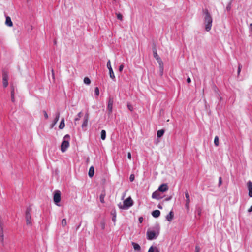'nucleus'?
Listing matches in <instances>:
<instances>
[{
	"mask_svg": "<svg viewBox=\"0 0 252 252\" xmlns=\"http://www.w3.org/2000/svg\"><path fill=\"white\" fill-rule=\"evenodd\" d=\"M202 13L204 15V23L206 31H209L212 26V17L207 9H203Z\"/></svg>",
	"mask_w": 252,
	"mask_h": 252,
	"instance_id": "obj_1",
	"label": "nucleus"
},
{
	"mask_svg": "<svg viewBox=\"0 0 252 252\" xmlns=\"http://www.w3.org/2000/svg\"><path fill=\"white\" fill-rule=\"evenodd\" d=\"M159 234V226H156L153 230L148 229L147 231V239L149 240L156 239Z\"/></svg>",
	"mask_w": 252,
	"mask_h": 252,
	"instance_id": "obj_2",
	"label": "nucleus"
},
{
	"mask_svg": "<svg viewBox=\"0 0 252 252\" xmlns=\"http://www.w3.org/2000/svg\"><path fill=\"white\" fill-rule=\"evenodd\" d=\"M133 205V201L130 197H128L123 202V205H119V208L124 210L129 209Z\"/></svg>",
	"mask_w": 252,
	"mask_h": 252,
	"instance_id": "obj_3",
	"label": "nucleus"
},
{
	"mask_svg": "<svg viewBox=\"0 0 252 252\" xmlns=\"http://www.w3.org/2000/svg\"><path fill=\"white\" fill-rule=\"evenodd\" d=\"M32 208L29 206L28 207L25 212V219L26 220V224L27 225H32V217H31V212H32Z\"/></svg>",
	"mask_w": 252,
	"mask_h": 252,
	"instance_id": "obj_4",
	"label": "nucleus"
},
{
	"mask_svg": "<svg viewBox=\"0 0 252 252\" xmlns=\"http://www.w3.org/2000/svg\"><path fill=\"white\" fill-rule=\"evenodd\" d=\"M8 72L6 70H3L2 71V83L3 86L4 88L7 87L8 85Z\"/></svg>",
	"mask_w": 252,
	"mask_h": 252,
	"instance_id": "obj_5",
	"label": "nucleus"
},
{
	"mask_svg": "<svg viewBox=\"0 0 252 252\" xmlns=\"http://www.w3.org/2000/svg\"><path fill=\"white\" fill-rule=\"evenodd\" d=\"M202 207L199 205V204H197L195 206V218L197 220H200V216L202 214Z\"/></svg>",
	"mask_w": 252,
	"mask_h": 252,
	"instance_id": "obj_6",
	"label": "nucleus"
},
{
	"mask_svg": "<svg viewBox=\"0 0 252 252\" xmlns=\"http://www.w3.org/2000/svg\"><path fill=\"white\" fill-rule=\"evenodd\" d=\"M53 200L55 203L59 206L58 203L61 201V192L59 190H55L54 193Z\"/></svg>",
	"mask_w": 252,
	"mask_h": 252,
	"instance_id": "obj_7",
	"label": "nucleus"
},
{
	"mask_svg": "<svg viewBox=\"0 0 252 252\" xmlns=\"http://www.w3.org/2000/svg\"><path fill=\"white\" fill-rule=\"evenodd\" d=\"M107 67L109 70V75H110V78L114 81H116V78H115V75H114V72H113V69L111 67V62H110V60H108L107 63Z\"/></svg>",
	"mask_w": 252,
	"mask_h": 252,
	"instance_id": "obj_8",
	"label": "nucleus"
},
{
	"mask_svg": "<svg viewBox=\"0 0 252 252\" xmlns=\"http://www.w3.org/2000/svg\"><path fill=\"white\" fill-rule=\"evenodd\" d=\"M69 146V142L68 140H63L61 144V150L62 152L66 151L67 148Z\"/></svg>",
	"mask_w": 252,
	"mask_h": 252,
	"instance_id": "obj_9",
	"label": "nucleus"
},
{
	"mask_svg": "<svg viewBox=\"0 0 252 252\" xmlns=\"http://www.w3.org/2000/svg\"><path fill=\"white\" fill-rule=\"evenodd\" d=\"M113 102V98L110 97L108 99L107 106V109L110 114L112 112Z\"/></svg>",
	"mask_w": 252,
	"mask_h": 252,
	"instance_id": "obj_10",
	"label": "nucleus"
},
{
	"mask_svg": "<svg viewBox=\"0 0 252 252\" xmlns=\"http://www.w3.org/2000/svg\"><path fill=\"white\" fill-rule=\"evenodd\" d=\"M10 90H11L10 94H11V101L13 103H14L15 101V97H14L15 87L14 86V85L13 84H11L10 85Z\"/></svg>",
	"mask_w": 252,
	"mask_h": 252,
	"instance_id": "obj_11",
	"label": "nucleus"
},
{
	"mask_svg": "<svg viewBox=\"0 0 252 252\" xmlns=\"http://www.w3.org/2000/svg\"><path fill=\"white\" fill-rule=\"evenodd\" d=\"M168 186L167 184H162L159 187L158 189V191L164 192L168 190Z\"/></svg>",
	"mask_w": 252,
	"mask_h": 252,
	"instance_id": "obj_12",
	"label": "nucleus"
},
{
	"mask_svg": "<svg viewBox=\"0 0 252 252\" xmlns=\"http://www.w3.org/2000/svg\"><path fill=\"white\" fill-rule=\"evenodd\" d=\"M152 198L156 199L157 200H160L163 198L158 190H157L152 193Z\"/></svg>",
	"mask_w": 252,
	"mask_h": 252,
	"instance_id": "obj_13",
	"label": "nucleus"
},
{
	"mask_svg": "<svg viewBox=\"0 0 252 252\" xmlns=\"http://www.w3.org/2000/svg\"><path fill=\"white\" fill-rule=\"evenodd\" d=\"M156 60L157 61V62H158V63L159 64V67H160V72H161V74H162V73H163V62H162L161 59L160 58L159 56H158V58H156Z\"/></svg>",
	"mask_w": 252,
	"mask_h": 252,
	"instance_id": "obj_14",
	"label": "nucleus"
},
{
	"mask_svg": "<svg viewBox=\"0 0 252 252\" xmlns=\"http://www.w3.org/2000/svg\"><path fill=\"white\" fill-rule=\"evenodd\" d=\"M156 60L157 61V62H158V63L159 64V67H160V72H161V74H162V73H163V62H162L161 59L160 58L159 56H158V58H156Z\"/></svg>",
	"mask_w": 252,
	"mask_h": 252,
	"instance_id": "obj_15",
	"label": "nucleus"
},
{
	"mask_svg": "<svg viewBox=\"0 0 252 252\" xmlns=\"http://www.w3.org/2000/svg\"><path fill=\"white\" fill-rule=\"evenodd\" d=\"M59 118H60V112H57L56 113V116L54 118V120L53 122H52V124L51 125V128H52L55 126V125L56 124V123L58 121Z\"/></svg>",
	"mask_w": 252,
	"mask_h": 252,
	"instance_id": "obj_16",
	"label": "nucleus"
},
{
	"mask_svg": "<svg viewBox=\"0 0 252 252\" xmlns=\"http://www.w3.org/2000/svg\"><path fill=\"white\" fill-rule=\"evenodd\" d=\"M247 186L249 190V196L252 197V182L249 181L247 183Z\"/></svg>",
	"mask_w": 252,
	"mask_h": 252,
	"instance_id": "obj_17",
	"label": "nucleus"
},
{
	"mask_svg": "<svg viewBox=\"0 0 252 252\" xmlns=\"http://www.w3.org/2000/svg\"><path fill=\"white\" fill-rule=\"evenodd\" d=\"M105 196H106L105 190V189H103L101 191V194L100 195V196H99L100 201L101 202V203H102L103 204L105 203L104 198H105Z\"/></svg>",
	"mask_w": 252,
	"mask_h": 252,
	"instance_id": "obj_18",
	"label": "nucleus"
},
{
	"mask_svg": "<svg viewBox=\"0 0 252 252\" xmlns=\"http://www.w3.org/2000/svg\"><path fill=\"white\" fill-rule=\"evenodd\" d=\"M88 119H89L88 114H86L84 117V121L82 125V127L83 128L86 127L87 124H88Z\"/></svg>",
	"mask_w": 252,
	"mask_h": 252,
	"instance_id": "obj_19",
	"label": "nucleus"
},
{
	"mask_svg": "<svg viewBox=\"0 0 252 252\" xmlns=\"http://www.w3.org/2000/svg\"><path fill=\"white\" fill-rule=\"evenodd\" d=\"M174 218V213L171 211L168 215L166 216V219L168 221H171Z\"/></svg>",
	"mask_w": 252,
	"mask_h": 252,
	"instance_id": "obj_20",
	"label": "nucleus"
},
{
	"mask_svg": "<svg viewBox=\"0 0 252 252\" xmlns=\"http://www.w3.org/2000/svg\"><path fill=\"white\" fill-rule=\"evenodd\" d=\"M111 215H112V221H113V222L114 223H115L116 222V215H117V213H116V211L115 209H113L111 211Z\"/></svg>",
	"mask_w": 252,
	"mask_h": 252,
	"instance_id": "obj_21",
	"label": "nucleus"
},
{
	"mask_svg": "<svg viewBox=\"0 0 252 252\" xmlns=\"http://www.w3.org/2000/svg\"><path fill=\"white\" fill-rule=\"evenodd\" d=\"M94 174V168L93 166H92L90 167L89 172H88V175L90 178H92Z\"/></svg>",
	"mask_w": 252,
	"mask_h": 252,
	"instance_id": "obj_22",
	"label": "nucleus"
},
{
	"mask_svg": "<svg viewBox=\"0 0 252 252\" xmlns=\"http://www.w3.org/2000/svg\"><path fill=\"white\" fill-rule=\"evenodd\" d=\"M0 242L2 243V245H4V234H3V229L2 226L1 224H0Z\"/></svg>",
	"mask_w": 252,
	"mask_h": 252,
	"instance_id": "obj_23",
	"label": "nucleus"
},
{
	"mask_svg": "<svg viewBox=\"0 0 252 252\" xmlns=\"http://www.w3.org/2000/svg\"><path fill=\"white\" fill-rule=\"evenodd\" d=\"M160 215V212L159 210H156L152 212V215L154 218H158Z\"/></svg>",
	"mask_w": 252,
	"mask_h": 252,
	"instance_id": "obj_24",
	"label": "nucleus"
},
{
	"mask_svg": "<svg viewBox=\"0 0 252 252\" xmlns=\"http://www.w3.org/2000/svg\"><path fill=\"white\" fill-rule=\"evenodd\" d=\"M5 24L9 27H12L13 26V23L10 17L7 16L6 17Z\"/></svg>",
	"mask_w": 252,
	"mask_h": 252,
	"instance_id": "obj_25",
	"label": "nucleus"
},
{
	"mask_svg": "<svg viewBox=\"0 0 252 252\" xmlns=\"http://www.w3.org/2000/svg\"><path fill=\"white\" fill-rule=\"evenodd\" d=\"M148 252H159V251L157 247L151 246Z\"/></svg>",
	"mask_w": 252,
	"mask_h": 252,
	"instance_id": "obj_26",
	"label": "nucleus"
},
{
	"mask_svg": "<svg viewBox=\"0 0 252 252\" xmlns=\"http://www.w3.org/2000/svg\"><path fill=\"white\" fill-rule=\"evenodd\" d=\"M132 245L133 248L135 250L140 251L141 250V247L138 244L132 242Z\"/></svg>",
	"mask_w": 252,
	"mask_h": 252,
	"instance_id": "obj_27",
	"label": "nucleus"
},
{
	"mask_svg": "<svg viewBox=\"0 0 252 252\" xmlns=\"http://www.w3.org/2000/svg\"><path fill=\"white\" fill-rule=\"evenodd\" d=\"M164 132H165V130L164 129H161V130H158L157 132V137L158 138L161 137L163 135Z\"/></svg>",
	"mask_w": 252,
	"mask_h": 252,
	"instance_id": "obj_28",
	"label": "nucleus"
},
{
	"mask_svg": "<svg viewBox=\"0 0 252 252\" xmlns=\"http://www.w3.org/2000/svg\"><path fill=\"white\" fill-rule=\"evenodd\" d=\"M65 126V124H64V118H62L61 120V121L60 122V124L59 126V128L60 129H63Z\"/></svg>",
	"mask_w": 252,
	"mask_h": 252,
	"instance_id": "obj_29",
	"label": "nucleus"
},
{
	"mask_svg": "<svg viewBox=\"0 0 252 252\" xmlns=\"http://www.w3.org/2000/svg\"><path fill=\"white\" fill-rule=\"evenodd\" d=\"M185 197H186V203H190V197L189 194V193L187 191H186L185 193Z\"/></svg>",
	"mask_w": 252,
	"mask_h": 252,
	"instance_id": "obj_30",
	"label": "nucleus"
},
{
	"mask_svg": "<svg viewBox=\"0 0 252 252\" xmlns=\"http://www.w3.org/2000/svg\"><path fill=\"white\" fill-rule=\"evenodd\" d=\"M106 133L105 130H102L101 131V138L103 140H104L106 138Z\"/></svg>",
	"mask_w": 252,
	"mask_h": 252,
	"instance_id": "obj_31",
	"label": "nucleus"
},
{
	"mask_svg": "<svg viewBox=\"0 0 252 252\" xmlns=\"http://www.w3.org/2000/svg\"><path fill=\"white\" fill-rule=\"evenodd\" d=\"M214 144L216 146H218L219 145V139L218 136H216L215 137Z\"/></svg>",
	"mask_w": 252,
	"mask_h": 252,
	"instance_id": "obj_32",
	"label": "nucleus"
},
{
	"mask_svg": "<svg viewBox=\"0 0 252 252\" xmlns=\"http://www.w3.org/2000/svg\"><path fill=\"white\" fill-rule=\"evenodd\" d=\"M82 112H80L79 113H78V114H77V117L75 118L74 119L75 124H76V121H79L80 120V119L82 117Z\"/></svg>",
	"mask_w": 252,
	"mask_h": 252,
	"instance_id": "obj_33",
	"label": "nucleus"
},
{
	"mask_svg": "<svg viewBox=\"0 0 252 252\" xmlns=\"http://www.w3.org/2000/svg\"><path fill=\"white\" fill-rule=\"evenodd\" d=\"M84 83L87 85H89L91 83V80L88 77H86L84 79Z\"/></svg>",
	"mask_w": 252,
	"mask_h": 252,
	"instance_id": "obj_34",
	"label": "nucleus"
},
{
	"mask_svg": "<svg viewBox=\"0 0 252 252\" xmlns=\"http://www.w3.org/2000/svg\"><path fill=\"white\" fill-rule=\"evenodd\" d=\"M94 93H95V94L96 96H98L99 95V88L97 87L95 88Z\"/></svg>",
	"mask_w": 252,
	"mask_h": 252,
	"instance_id": "obj_35",
	"label": "nucleus"
},
{
	"mask_svg": "<svg viewBox=\"0 0 252 252\" xmlns=\"http://www.w3.org/2000/svg\"><path fill=\"white\" fill-rule=\"evenodd\" d=\"M127 106L128 109H129L131 112H132V111L133 110V107L132 105H131L129 103H127Z\"/></svg>",
	"mask_w": 252,
	"mask_h": 252,
	"instance_id": "obj_36",
	"label": "nucleus"
},
{
	"mask_svg": "<svg viewBox=\"0 0 252 252\" xmlns=\"http://www.w3.org/2000/svg\"><path fill=\"white\" fill-rule=\"evenodd\" d=\"M116 15H117V18L118 19L122 20L123 15L121 13H116Z\"/></svg>",
	"mask_w": 252,
	"mask_h": 252,
	"instance_id": "obj_37",
	"label": "nucleus"
},
{
	"mask_svg": "<svg viewBox=\"0 0 252 252\" xmlns=\"http://www.w3.org/2000/svg\"><path fill=\"white\" fill-rule=\"evenodd\" d=\"M66 220L65 219H63L62 220V225L63 227H64L66 225Z\"/></svg>",
	"mask_w": 252,
	"mask_h": 252,
	"instance_id": "obj_38",
	"label": "nucleus"
},
{
	"mask_svg": "<svg viewBox=\"0 0 252 252\" xmlns=\"http://www.w3.org/2000/svg\"><path fill=\"white\" fill-rule=\"evenodd\" d=\"M222 178L221 177H220L219 178L218 186L220 187L222 185Z\"/></svg>",
	"mask_w": 252,
	"mask_h": 252,
	"instance_id": "obj_39",
	"label": "nucleus"
},
{
	"mask_svg": "<svg viewBox=\"0 0 252 252\" xmlns=\"http://www.w3.org/2000/svg\"><path fill=\"white\" fill-rule=\"evenodd\" d=\"M135 179V176L134 174H131L129 177V180L130 182H132Z\"/></svg>",
	"mask_w": 252,
	"mask_h": 252,
	"instance_id": "obj_40",
	"label": "nucleus"
},
{
	"mask_svg": "<svg viewBox=\"0 0 252 252\" xmlns=\"http://www.w3.org/2000/svg\"><path fill=\"white\" fill-rule=\"evenodd\" d=\"M213 89H214V92H215L217 94H219V93H218V92H219V90H218V88L217 87V86H215H215L213 87Z\"/></svg>",
	"mask_w": 252,
	"mask_h": 252,
	"instance_id": "obj_41",
	"label": "nucleus"
},
{
	"mask_svg": "<svg viewBox=\"0 0 252 252\" xmlns=\"http://www.w3.org/2000/svg\"><path fill=\"white\" fill-rule=\"evenodd\" d=\"M185 207L187 210V212H188L189 210V203H185Z\"/></svg>",
	"mask_w": 252,
	"mask_h": 252,
	"instance_id": "obj_42",
	"label": "nucleus"
},
{
	"mask_svg": "<svg viewBox=\"0 0 252 252\" xmlns=\"http://www.w3.org/2000/svg\"><path fill=\"white\" fill-rule=\"evenodd\" d=\"M43 114H44V116L45 118L46 119H48V114H47V113L46 111H45V110H44V111H43Z\"/></svg>",
	"mask_w": 252,
	"mask_h": 252,
	"instance_id": "obj_43",
	"label": "nucleus"
},
{
	"mask_svg": "<svg viewBox=\"0 0 252 252\" xmlns=\"http://www.w3.org/2000/svg\"><path fill=\"white\" fill-rule=\"evenodd\" d=\"M200 248L199 247V246H196L195 252H200Z\"/></svg>",
	"mask_w": 252,
	"mask_h": 252,
	"instance_id": "obj_44",
	"label": "nucleus"
},
{
	"mask_svg": "<svg viewBox=\"0 0 252 252\" xmlns=\"http://www.w3.org/2000/svg\"><path fill=\"white\" fill-rule=\"evenodd\" d=\"M124 65L123 64H121L120 66H119V71L120 72H122L123 71V69L124 68Z\"/></svg>",
	"mask_w": 252,
	"mask_h": 252,
	"instance_id": "obj_45",
	"label": "nucleus"
},
{
	"mask_svg": "<svg viewBox=\"0 0 252 252\" xmlns=\"http://www.w3.org/2000/svg\"><path fill=\"white\" fill-rule=\"evenodd\" d=\"M101 227L102 229H104L105 228V222L104 221H101L100 223Z\"/></svg>",
	"mask_w": 252,
	"mask_h": 252,
	"instance_id": "obj_46",
	"label": "nucleus"
},
{
	"mask_svg": "<svg viewBox=\"0 0 252 252\" xmlns=\"http://www.w3.org/2000/svg\"><path fill=\"white\" fill-rule=\"evenodd\" d=\"M231 9V2H229L226 6V10L229 11Z\"/></svg>",
	"mask_w": 252,
	"mask_h": 252,
	"instance_id": "obj_47",
	"label": "nucleus"
},
{
	"mask_svg": "<svg viewBox=\"0 0 252 252\" xmlns=\"http://www.w3.org/2000/svg\"><path fill=\"white\" fill-rule=\"evenodd\" d=\"M153 54H154V53H157L156 47L155 44L154 45V46L153 47Z\"/></svg>",
	"mask_w": 252,
	"mask_h": 252,
	"instance_id": "obj_48",
	"label": "nucleus"
},
{
	"mask_svg": "<svg viewBox=\"0 0 252 252\" xmlns=\"http://www.w3.org/2000/svg\"><path fill=\"white\" fill-rule=\"evenodd\" d=\"M242 67V65L239 64L238 68V74H239L241 71V68Z\"/></svg>",
	"mask_w": 252,
	"mask_h": 252,
	"instance_id": "obj_49",
	"label": "nucleus"
},
{
	"mask_svg": "<svg viewBox=\"0 0 252 252\" xmlns=\"http://www.w3.org/2000/svg\"><path fill=\"white\" fill-rule=\"evenodd\" d=\"M217 97H218V98L219 99V100L220 101H221L222 97H221V96L220 95V94H217Z\"/></svg>",
	"mask_w": 252,
	"mask_h": 252,
	"instance_id": "obj_50",
	"label": "nucleus"
},
{
	"mask_svg": "<svg viewBox=\"0 0 252 252\" xmlns=\"http://www.w3.org/2000/svg\"><path fill=\"white\" fill-rule=\"evenodd\" d=\"M138 220L139 221L140 223H142L143 222V218L142 217H140L138 218Z\"/></svg>",
	"mask_w": 252,
	"mask_h": 252,
	"instance_id": "obj_51",
	"label": "nucleus"
},
{
	"mask_svg": "<svg viewBox=\"0 0 252 252\" xmlns=\"http://www.w3.org/2000/svg\"><path fill=\"white\" fill-rule=\"evenodd\" d=\"M171 198H172V196H169L168 197L166 198L165 199V201H168L170 200L171 199Z\"/></svg>",
	"mask_w": 252,
	"mask_h": 252,
	"instance_id": "obj_52",
	"label": "nucleus"
},
{
	"mask_svg": "<svg viewBox=\"0 0 252 252\" xmlns=\"http://www.w3.org/2000/svg\"><path fill=\"white\" fill-rule=\"evenodd\" d=\"M153 56L155 59L159 56L157 53H154V54H153Z\"/></svg>",
	"mask_w": 252,
	"mask_h": 252,
	"instance_id": "obj_53",
	"label": "nucleus"
},
{
	"mask_svg": "<svg viewBox=\"0 0 252 252\" xmlns=\"http://www.w3.org/2000/svg\"><path fill=\"white\" fill-rule=\"evenodd\" d=\"M64 139H70V135L69 134H66L64 136Z\"/></svg>",
	"mask_w": 252,
	"mask_h": 252,
	"instance_id": "obj_54",
	"label": "nucleus"
},
{
	"mask_svg": "<svg viewBox=\"0 0 252 252\" xmlns=\"http://www.w3.org/2000/svg\"><path fill=\"white\" fill-rule=\"evenodd\" d=\"M187 83H190L191 82V79L190 78V77H188L187 79Z\"/></svg>",
	"mask_w": 252,
	"mask_h": 252,
	"instance_id": "obj_55",
	"label": "nucleus"
},
{
	"mask_svg": "<svg viewBox=\"0 0 252 252\" xmlns=\"http://www.w3.org/2000/svg\"><path fill=\"white\" fill-rule=\"evenodd\" d=\"M127 157L129 159H131V154L130 153H128V154H127Z\"/></svg>",
	"mask_w": 252,
	"mask_h": 252,
	"instance_id": "obj_56",
	"label": "nucleus"
},
{
	"mask_svg": "<svg viewBox=\"0 0 252 252\" xmlns=\"http://www.w3.org/2000/svg\"><path fill=\"white\" fill-rule=\"evenodd\" d=\"M248 212H252V205L250 207V208L248 210Z\"/></svg>",
	"mask_w": 252,
	"mask_h": 252,
	"instance_id": "obj_57",
	"label": "nucleus"
},
{
	"mask_svg": "<svg viewBox=\"0 0 252 252\" xmlns=\"http://www.w3.org/2000/svg\"><path fill=\"white\" fill-rule=\"evenodd\" d=\"M158 207L159 209H162V206L160 204H159L158 205Z\"/></svg>",
	"mask_w": 252,
	"mask_h": 252,
	"instance_id": "obj_58",
	"label": "nucleus"
},
{
	"mask_svg": "<svg viewBox=\"0 0 252 252\" xmlns=\"http://www.w3.org/2000/svg\"><path fill=\"white\" fill-rule=\"evenodd\" d=\"M52 72L53 75H54V70H53V69L52 70Z\"/></svg>",
	"mask_w": 252,
	"mask_h": 252,
	"instance_id": "obj_59",
	"label": "nucleus"
},
{
	"mask_svg": "<svg viewBox=\"0 0 252 252\" xmlns=\"http://www.w3.org/2000/svg\"><path fill=\"white\" fill-rule=\"evenodd\" d=\"M54 44H56V41L55 40H54Z\"/></svg>",
	"mask_w": 252,
	"mask_h": 252,
	"instance_id": "obj_60",
	"label": "nucleus"
}]
</instances>
